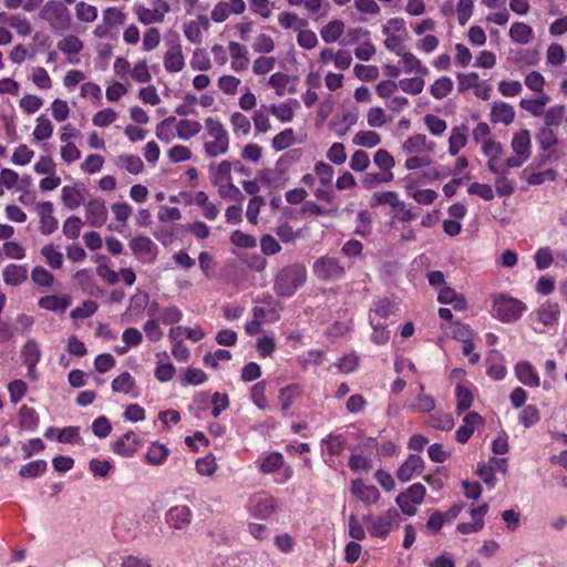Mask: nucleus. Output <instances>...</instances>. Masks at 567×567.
I'll return each instance as SVG.
<instances>
[{"label":"nucleus","instance_id":"nucleus-17","mask_svg":"<svg viewBox=\"0 0 567 567\" xmlns=\"http://www.w3.org/2000/svg\"><path fill=\"white\" fill-rule=\"evenodd\" d=\"M164 66L167 72L176 73L184 69L185 59L179 43L174 44L164 54Z\"/></svg>","mask_w":567,"mask_h":567},{"label":"nucleus","instance_id":"nucleus-27","mask_svg":"<svg viewBox=\"0 0 567 567\" xmlns=\"http://www.w3.org/2000/svg\"><path fill=\"white\" fill-rule=\"evenodd\" d=\"M40 348L37 341L29 340L23 346L21 351V357L23 359L24 364L29 368V371L32 372L40 360Z\"/></svg>","mask_w":567,"mask_h":567},{"label":"nucleus","instance_id":"nucleus-25","mask_svg":"<svg viewBox=\"0 0 567 567\" xmlns=\"http://www.w3.org/2000/svg\"><path fill=\"white\" fill-rule=\"evenodd\" d=\"M3 280L7 285L18 286L28 279L25 266L10 264L3 269Z\"/></svg>","mask_w":567,"mask_h":567},{"label":"nucleus","instance_id":"nucleus-47","mask_svg":"<svg viewBox=\"0 0 567 567\" xmlns=\"http://www.w3.org/2000/svg\"><path fill=\"white\" fill-rule=\"evenodd\" d=\"M38 125L33 131V137L37 141H44L52 136L53 125L45 115H40L37 118Z\"/></svg>","mask_w":567,"mask_h":567},{"label":"nucleus","instance_id":"nucleus-43","mask_svg":"<svg viewBox=\"0 0 567 567\" xmlns=\"http://www.w3.org/2000/svg\"><path fill=\"white\" fill-rule=\"evenodd\" d=\"M536 141L539 143L543 151H549L558 144V138L554 131L548 126H544L538 130L536 133Z\"/></svg>","mask_w":567,"mask_h":567},{"label":"nucleus","instance_id":"nucleus-8","mask_svg":"<svg viewBox=\"0 0 567 567\" xmlns=\"http://www.w3.org/2000/svg\"><path fill=\"white\" fill-rule=\"evenodd\" d=\"M140 444L137 435L133 431H128L111 444L112 451L123 457H131Z\"/></svg>","mask_w":567,"mask_h":567},{"label":"nucleus","instance_id":"nucleus-35","mask_svg":"<svg viewBox=\"0 0 567 567\" xmlns=\"http://www.w3.org/2000/svg\"><path fill=\"white\" fill-rule=\"evenodd\" d=\"M373 163L382 173L394 175L392 168L395 165V159L386 150H378L373 156Z\"/></svg>","mask_w":567,"mask_h":567},{"label":"nucleus","instance_id":"nucleus-56","mask_svg":"<svg viewBox=\"0 0 567 567\" xmlns=\"http://www.w3.org/2000/svg\"><path fill=\"white\" fill-rule=\"evenodd\" d=\"M402 56V62L404 64V71L406 73H411L412 71H416L417 73L425 75L429 70L425 66H422L421 61L410 52H402L400 55Z\"/></svg>","mask_w":567,"mask_h":567},{"label":"nucleus","instance_id":"nucleus-16","mask_svg":"<svg viewBox=\"0 0 567 567\" xmlns=\"http://www.w3.org/2000/svg\"><path fill=\"white\" fill-rule=\"evenodd\" d=\"M504 357L501 352L493 350L486 359V373L494 380H502L506 375Z\"/></svg>","mask_w":567,"mask_h":567},{"label":"nucleus","instance_id":"nucleus-37","mask_svg":"<svg viewBox=\"0 0 567 567\" xmlns=\"http://www.w3.org/2000/svg\"><path fill=\"white\" fill-rule=\"evenodd\" d=\"M394 178V175H389L388 173H365L361 178L362 186L367 189H373L380 184L391 183Z\"/></svg>","mask_w":567,"mask_h":567},{"label":"nucleus","instance_id":"nucleus-9","mask_svg":"<svg viewBox=\"0 0 567 567\" xmlns=\"http://www.w3.org/2000/svg\"><path fill=\"white\" fill-rule=\"evenodd\" d=\"M276 509V501L272 496L259 494L251 499V515L256 518L267 519Z\"/></svg>","mask_w":567,"mask_h":567},{"label":"nucleus","instance_id":"nucleus-13","mask_svg":"<svg viewBox=\"0 0 567 567\" xmlns=\"http://www.w3.org/2000/svg\"><path fill=\"white\" fill-rule=\"evenodd\" d=\"M511 147L515 155H522L529 159L532 155V140L529 131L524 128L516 132L512 137Z\"/></svg>","mask_w":567,"mask_h":567},{"label":"nucleus","instance_id":"nucleus-50","mask_svg":"<svg viewBox=\"0 0 567 567\" xmlns=\"http://www.w3.org/2000/svg\"><path fill=\"white\" fill-rule=\"evenodd\" d=\"M135 385L134 378L128 372H123L112 381L114 392L130 393Z\"/></svg>","mask_w":567,"mask_h":567},{"label":"nucleus","instance_id":"nucleus-7","mask_svg":"<svg viewBox=\"0 0 567 567\" xmlns=\"http://www.w3.org/2000/svg\"><path fill=\"white\" fill-rule=\"evenodd\" d=\"M109 212L105 202L101 198H93L85 204V218L91 227H101L107 220Z\"/></svg>","mask_w":567,"mask_h":567},{"label":"nucleus","instance_id":"nucleus-21","mask_svg":"<svg viewBox=\"0 0 567 567\" xmlns=\"http://www.w3.org/2000/svg\"><path fill=\"white\" fill-rule=\"evenodd\" d=\"M463 422L464 424L456 431V440L464 444L474 433L475 426L483 422V419L478 413L470 412L464 416Z\"/></svg>","mask_w":567,"mask_h":567},{"label":"nucleus","instance_id":"nucleus-55","mask_svg":"<svg viewBox=\"0 0 567 567\" xmlns=\"http://www.w3.org/2000/svg\"><path fill=\"white\" fill-rule=\"evenodd\" d=\"M424 80L421 76L402 79L398 82V86L405 93L416 95L420 94L424 89Z\"/></svg>","mask_w":567,"mask_h":567},{"label":"nucleus","instance_id":"nucleus-45","mask_svg":"<svg viewBox=\"0 0 567 567\" xmlns=\"http://www.w3.org/2000/svg\"><path fill=\"white\" fill-rule=\"evenodd\" d=\"M381 142L380 135L374 131H359L353 137V144L372 148Z\"/></svg>","mask_w":567,"mask_h":567},{"label":"nucleus","instance_id":"nucleus-28","mask_svg":"<svg viewBox=\"0 0 567 567\" xmlns=\"http://www.w3.org/2000/svg\"><path fill=\"white\" fill-rule=\"evenodd\" d=\"M168 453L169 451L165 445L154 442L148 447L145 460L148 464L158 466L166 462Z\"/></svg>","mask_w":567,"mask_h":567},{"label":"nucleus","instance_id":"nucleus-54","mask_svg":"<svg viewBox=\"0 0 567 567\" xmlns=\"http://www.w3.org/2000/svg\"><path fill=\"white\" fill-rule=\"evenodd\" d=\"M31 280L41 287H51L54 282V276L41 266H35L31 271Z\"/></svg>","mask_w":567,"mask_h":567},{"label":"nucleus","instance_id":"nucleus-57","mask_svg":"<svg viewBox=\"0 0 567 567\" xmlns=\"http://www.w3.org/2000/svg\"><path fill=\"white\" fill-rule=\"evenodd\" d=\"M295 142V133L292 128H286L272 138V147L276 151H282L291 146Z\"/></svg>","mask_w":567,"mask_h":567},{"label":"nucleus","instance_id":"nucleus-3","mask_svg":"<svg viewBox=\"0 0 567 567\" xmlns=\"http://www.w3.org/2000/svg\"><path fill=\"white\" fill-rule=\"evenodd\" d=\"M40 18L45 20L53 30L65 31L71 28L72 16L70 10L58 0H49L42 7L39 13Z\"/></svg>","mask_w":567,"mask_h":567},{"label":"nucleus","instance_id":"nucleus-53","mask_svg":"<svg viewBox=\"0 0 567 567\" xmlns=\"http://www.w3.org/2000/svg\"><path fill=\"white\" fill-rule=\"evenodd\" d=\"M429 424L435 430L450 431L454 426V421L449 413H436L430 416Z\"/></svg>","mask_w":567,"mask_h":567},{"label":"nucleus","instance_id":"nucleus-44","mask_svg":"<svg viewBox=\"0 0 567 567\" xmlns=\"http://www.w3.org/2000/svg\"><path fill=\"white\" fill-rule=\"evenodd\" d=\"M41 255L45 258L47 264L52 269H60L62 267L63 255L54 247L53 244L43 246Z\"/></svg>","mask_w":567,"mask_h":567},{"label":"nucleus","instance_id":"nucleus-38","mask_svg":"<svg viewBox=\"0 0 567 567\" xmlns=\"http://www.w3.org/2000/svg\"><path fill=\"white\" fill-rule=\"evenodd\" d=\"M537 313L539 321L545 326H549L557 321L559 307L557 303L545 302L540 306Z\"/></svg>","mask_w":567,"mask_h":567},{"label":"nucleus","instance_id":"nucleus-14","mask_svg":"<svg viewBox=\"0 0 567 567\" xmlns=\"http://www.w3.org/2000/svg\"><path fill=\"white\" fill-rule=\"evenodd\" d=\"M352 494L367 505L375 504L380 499V492L373 485H365L361 481H354L351 487Z\"/></svg>","mask_w":567,"mask_h":567},{"label":"nucleus","instance_id":"nucleus-59","mask_svg":"<svg viewBox=\"0 0 567 567\" xmlns=\"http://www.w3.org/2000/svg\"><path fill=\"white\" fill-rule=\"evenodd\" d=\"M231 166L229 161H223L217 166L214 176L213 184L215 186L223 184L224 182H231Z\"/></svg>","mask_w":567,"mask_h":567},{"label":"nucleus","instance_id":"nucleus-58","mask_svg":"<svg viewBox=\"0 0 567 567\" xmlns=\"http://www.w3.org/2000/svg\"><path fill=\"white\" fill-rule=\"evenodd\" d=\"M59 50L66 54H76L83 48V42L75 35H69L58 43Z\"/></svg>","mask_w":567,"mask_h":567},{"label":"nucleus","instance_id":"nucleus-30","mask_svg":"<svg viewBox=\"0 0 567 567\" xmlns=\"http://www.w3.org/2000/svg\"><path fill=\"white\" fill-rule=\"evenodd\" d=\"M19 422L21 429L34 431L39 425V415L34 409L22 405L19 412Z\"/></svg>","mask_w":567,"mask_h":567},{"label":"nucleus","instance_id":"nucleus-42","mask_svg":"<svg viewBox=\"0 0 567 567\" xmlns=\"http://www.w3.org/2000/svg\"><path fill=\"white\" fill-rule=\"evenodd\" d=\"M420 395L414 404L409 408L412 412L426 413L435 409V401L431 395L424 394V384H420Z\"/></svg>","mask_w":567,"mask_h":567},{"label":"nucleus","instance_id":"nucleus-33","mask_svg":"<svg viewBox=\"0 0 567 567\" xmlns=\"http://www.w3.org/2000/svg\"><path fill=\"white\" fill-rule=\"evenodd\" d=\"M390 205L393 208L404 207V203L399 200L398 194L392 190L378 192L372 196L371 206Z\"/></svg>","mask_w":567,"mask_h":567},{"label":"nucleus","instance_id":"nucleus-48","mask_svg":"<svg viewBox=\"0 0 567 567\" xmlns=\"http://www.w3.org/2000/svg\"><path fill=\"white\" fill-rule=\"evenodd\" d=\"M399 310L398 305L389 298H381L374 302V308L371 312L379 316L380 318H388L391 315L396 313Z\"/></svg>","mask_w":567,"mask_h":567},{"label":"nucleus","instance_id":"nucleus-36","mask_svg":"<svg viewBox=\"0 0 567 567\" xmlns=\"http://www.w3.org/2000/svg\"><path fill=\"white\" fill-rule=\"evenodd\" d=\"M425 135L414 134L409 136L402 144V151L408 155L420 154L424 152Z\"/></svg>","mask_w":567,"mask_h":567},{"label":"nucleus","instance_id":"nucleus-49","mask_svg":"<svg viewBox=\"0 0 567 567\" xmlns=\"http://www.w3.org/2000/svg\"><path fill=\"white\" fill-rule=\"evenodd\" d=\"M75 16L81 22H93L97 18V9L92 4L80 1L75 4Z\"/></svg>","mask_w":567,"mask_h":567},{"label":"nucleus","instance_id":"nucleus-11","mask_svg":"<svg viewBox=\"0 0 567 567\" xmlns=\"http://www.w3.org/2000/svg\"><path fill=\"white\" fill-rule=\"evenodd\" d=\"M424 466V461L420 455L411 454L399 467L396 477L401 482H409L416 473H420Z\"/></svg>","mask_w":567,"mask_h":567},{"label":"nucleus","instance_id":"nucleus-61","mask_svg":"<svg viewBox=\"0 0 567 567\" xmlns=\"http://www.w3.org/2000/svg\"><path fill=\"white\" fill-rule=\"evenodd\" d=\"M206 380H207V375L202 369L188 368L182 378V384L183 385H188V384L198 385V384L204 383Z\"/></svg>","mask_w":567,"mask_h":567},{"label":"nucleus","instance_id":"nucleus-34","mask_svg":"<svg viewBox=\"0 0 567 567\" xmlns=\"http://www.w3.org/2000/svg\"><path fill=\"white\" fill-rule=\"evenodd\" d=\"M116 165L135 175L140 174L144 168L143 161L137 155H120Z\"/></svg>","mask_w":567,"mask_h":567},{"label":"nucleus","instance_id":"nucleus-46","mask_svg":"<svg viewBox=\"0 0 567 567\" xmlns=\"http://www.w3.org/2000/svg\"><path fill=\"white\" fill-rule=\"evenodd\" d=\"M455 395L457 399L456 412L462 414L471 408L473 402V394L467 388L463 386L462 384H457L455 388Z\"/></svg>","mask_w":567,"mask_h":567},{"label":"nucleus","instance_id":"nucleus-29","mask_svg":"<svg viewBox=\"0 0 567 567\" xmlns=\"http://www.w3.org/2000/svg\"><path fill=\"white\" fill-rule=\"evenodd\" d=\"M302 392V389L299 384L292 383L279 391V402L281 405V411L287 412L292 405L295 399L299 396Z\"/></svg>","mask_w":567,"mask_h":567},{"label":"nucleus","instance_id":"nucleus-60","mask_svg":"<svg viewBox=\"0 0 567 567\" xmlns=\"http://www.w3.org/2000/svg\"><path fill=\"white\" fill-rule=\"evenodd\" d=\"M83 223L80 217L71 216L63 223V234L70 238L75 239L80 236Z\"/></svg>","mask_w":567,"mask_h":567},{"label":"nucleus","instance_id":"nucleus-52","mask_svg":"<svg viewBox=\"0 0 567 567\" xmlns=\"http://www.w3.org/2000/svg\"><path fill=\"white\" fill-rule=\"evenodd\" d=\"M218 186V193L220 197L229 199L236 203H241L245 199L243 192L235 186L231 182L223 183Z\"/></svg>","mask_w":567,"mask_h":567},{"label":"nucleus","instance_id":"nucleus-39","mask_svg":"<svg viewBox=\"0 0 567 567\" xmlns=\"http://www.w3.org/2000/svg\"><path fill=\"white\" fill-rule=\"evenodd\" d=\"M177 135L183 140H189L202 131V124L197 121L181 120L177 123Z\"/></svg>","mask_w":567,"mask_h":567},{"label":"nucleus","instance_id":"nucleus-1","mask_svg":"<svg viewBox=\"0 0 567 567\" xmlns=\"http://www.w3.org/2000/svg\"><path fill=\"white\" fill-rule=\"evenodd\" d=\"M307 280V269L305 265L295 262L281 268L274 280V291L277 296L289 298L305 285Z\"/></svg>","mask_w":567,"mask_h":567},{"label":"nucleus","instance_id":"nucleus-23","mask_svg":"<svg viewBox=\"0 0 567 567\" xmlns=\"http://www.w3.org/2000/svg\"><path fill=\"white\" fill-rule=\"evenodd\" d=\"M229 52L230 56L233 59L231 61V69L235 71H243L247 69L249 59H248V51L245 45L238 43V42H229Z\"/></svg>","mask_w":567,"mask_h":567},{"label":"nucleus","instance_id":"nucleus-18","mask_svg":"<svg viewBox=\"0 0 567 567\" xmlns=\"http://www.w3.org/2000/svg\"><path fill=\"white\" fill-rule=\"evenodd\" d=\"M72 299L70 296L59 297L55 295L45 296L39 299L38 305L40 308L58 312L64 313L66 309L71 306Z\"/></svg>","mask_w":567,"mask_h":567},{"label":"nucleus","instance_id":"nucleus-5","mask_svg":"<svg viewBox=\"0 0 567 567\" xmlns=\"http://www.w3.org/2000/svg\"><path fill=\"white\" fill-rule=\"evenodd\" d=\"M362 519L368 524V530L372 537L385 538L390 534L392 526L399 523L400 514L395 508H390L378 517L365 515Z\"/></svg>","mask_w":567,"mask_h":567},{"label":"nucleus","instance_id":"nucleus-22","mask_svg":"<svg viewBox=\"0 0 567 567\" xmlns=\"http://www.w3.org/2000/svg\"><path fill=\"white\" fill-rule=\"evenodd\" d=\"M130 248L134 256L138 259H145L154 255V243L146 236H137L130 240Z\"/></svg>","mask_w":567,"mask_h":567},{"label":"nucleus","instance_id":"nucleus-2","mask_svg":"<svg viewBox=\"0 0 567 567\" xmlns=\"http://www.w3.org/2000/svg\"><path fill=\"white\" fill-rule=\"evenodd\" d=\"M205 126L212 141L205 142L204 150L208 157L226 154L229 147V135L219 120L207 117Z\"/></svg>","mask_w":567,"mask_h":567},{"label":"nucleus","instance_id":"nucleus-31","mask_svg":"<svg viewBox=\"0 0 567 567\" xmlns=\"http://www.w3.org/2000/svg\"><path fill=\"white\" fill-rule=\"evenodd\" d=\"M344 31V23L341 20H333L326 24L321 31V38L326 43L336 42Z\"/></svg>","mask_w":567,"mask_h":567},{"label":"nucleus","instance_id":"nucleus-32","mask_svg":"<svg viewBox=\"0 0 567 567\" xmlns=\"http://www.w3.org/2000/svg\"><path fill=\"white\" fill-rule=\"evenodd\" d=\"M321 443L322 445L326 446L330 456L340 455L347 446V440L341 434H329L328 436L322 439Z\"/></svg>","mask_w":567,"mask_h":567},{"label":"nucleus","instance_id":"nucleus-19","mask_svg":"<svg viewBox=\"0 0 567 567\" xmlns=\"http://www.w3.org/2000/svg\"><path fill=\"white\" fill-rule=\"evenodd\" d=\"M192 512L185 505L172 507L166 514V520L176 529H183L188 526Z\"/></svg>","mask_w":567,"mask_h":567},{"label":"nucleus","instance_id":"nucleus-40","mask_svg":"<svg viewBox=\"0 0 567 567\" xmlns=\"http://www.w3.org/2000/svg\"><path fill=\"white\" fill-rule=\"evenodd\" d=\"M453 85L449 76H442L431 85L430 92L435 99L442 100L452 92Z\"/></svg>","mask_w":567,"mask_h":567},{"label":"nucleus","instance_id":"nucleus-24","mask_svg":"<svg viewBox=\"0 0 567 567\" xmlns=\"http://www.w3.org/2000/svg\"><path fill=\"white\" fill-rule=\"evenodd\" d=\"M61 199L63 205L71 210H74L84 204V195L76 185L64 186L61 190Z\"/></svg>","mask_w":567,"mask_h":567},{"label":"nucleus","instance_id":"nucleus-51","mask_svg":"<svg viewBox=\"0 0 567 567\" xmlns=\"http://www.w3.org/2000/svg\"><path fill=\"white\" fill-rule=\"evenodd\" d=\"M566 113V109L564 105H555L549 107L546 112H544V123L545 126H558L561 124L564 116Z\"/></svg>","mask_w":567,"mask_h":567},{"label":"nucleus","instance_id":"nucleus-26","mask_svg":"<svg viewBox=\"0 0 567 567\" xmlns=\"http://www.w3.org/2000/svg\"><path fill=\"white\" fill-rule=\"evenodd\" d=\"M509 38L519 44H527L532 41L534 32L530 25L524 22H514L509 28Z\"/></svg>","mask_w":567,"mask_h":567},{"label":"nucleus","instance_id":"nucleus-41","mask_svg":"<svg viewBox=\"0 0 567 567\" xmlns=\"http://www.w3.org/2000/svg\"><path fill=\"white\" fill-rule=\"evenodd\" d=\"M47 467H48V464L44 460L32 461V462L27 463L25 465H23L20 468L19 475L22 478L37 477V476L43 474L47 471Z\"/></svg>","mask_w":567,"mask_h":567},{"label":"nucleus","instance_id":"nucleus-64","mask_svg":"<svg viewBox=\"0 0 567 567\" xmlns=\"http://www.w3.org/2000/svg\"><path fill=\"white\" fill-rule=\"evenodd\" d=\"M284 457L280 453H271L260 463V470L264 473H272L282 466Z\"/></svg>","mask_w":567,"mask_h":567},{"label":"nucleus","instance_id":"nucleus-6","mask_svg":"<svg viewBox=\"0 0 567 567\" xmlns=\"http://www.w3.org/2000/svg\"><path fill=\"white\" fill-rule=\"evenodd\" d=\"M313 275L322 281L338 280L344 276V267L340 261L330 256L318 258L312 267Z\"/></svg>","mask_w":567,"mask_h":567},{"label":"nucleus","instance_id":"nucleus-10","mask_svg":"<svg viewBox=\"0 0 567 567\" xmlns=\"http://www.w3.org/2000/svg\"><path fill=\"white\" fill-rule=\"evenodd\" d=\"M40 215V231L43 235H50L58 229L59 221L52 216L53 204L51 202H41L37 205Z\"/></svg>","mask_w":567,"mask_h":567},{"label":"nucleus","instance_id":"nucleus-4","mask_svg":"<svg viewBox=\"0 0 567 567\" xmlns=\"http://www.w3.org/2000/svg\"><path fill=\"white\" fill-rule=\"evenodd\" d=\"M526 306L523 301L505 295L494 297L492 312L502 322L517 321Z\"/></svg>","mask_w":567,"mask_h":567},{"label":"nucleus","instance_id":"nucleus-20","mask_svg":"<svg viewBox=\"0 0 567 567\" xmlns=\"http://www.w3.org/2000/svg\"><path fill=\"white\" fill-rule=\"evenodd\" d=\"M468 127L466 124L454 126L449 138V153L455 156L467 144Z\"/></svg>","mask_w":567,"mask_h":567},{"label":"nucleus","instance_id":"nucleus-63","mask_svg":"<svg viewBox=\"0 0 567 567\" xmlns=\"http://www.w3.org/2000/svg\"><path fill=\"white\" fill-rule=\"evenodd\" d=\"M369 165L370 157L367 152L361 150L353 153L349 163L350 168L354 172H363L369 167Z\"/></svg>","mask_w":567,"mask_h":567},{"label":"nucleus","instance_id":"nucleus-12","mask_svg":"<svg viewBox=\"0 0 567 567\" xmlns=\"http://www.w3.org/2000/svg\"><path fill=\"white\" fill-rule=\"evenodd\" d=\"M515 374L526 386L538 388L540 385L539 375L528 361L518 362L515 367Z\"/></svg>","mask_w":567,"mask_h":567},{"label":"nucleus","instance_id":"nucleus-15","mask_svg":"<svg viewBox=\"0 0 567 567\" xmlns=\"http://www.w3.org/2000/svg\"><path fill=\"white\" fill-rule=\"evenodd\" d=\"M515 118L514 107L506 102H494L491 109V121L509 125Z\"/></svg>","mask_w":567,"mask_h":567},{"label":"nucleus","instance_id":"nucleus-62","mask_svg":"<svg viewBox=\"0 0 567 567\" xmlns=\"http://www.w3.org/2000/svg\"><path fill=\"white\" fill-rule=\"evenodd\" d=\"M278 21H279L280 25L285 29H290V28L299 29V28L306 27L308 24L307 20L299 19L298 16L292 12L280 13L278 17Z\"/></svg>","mask_w":567,"mask_h":567}]
</instances>
